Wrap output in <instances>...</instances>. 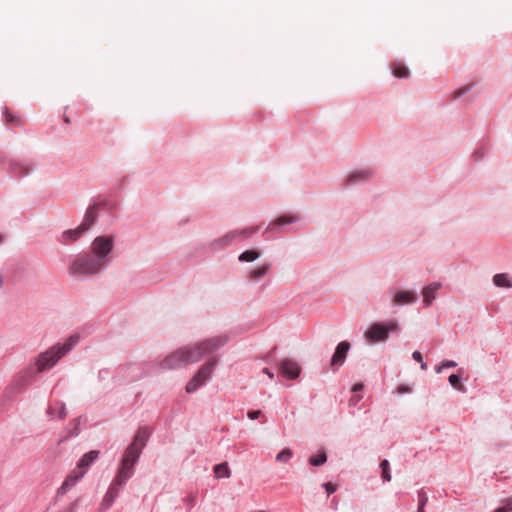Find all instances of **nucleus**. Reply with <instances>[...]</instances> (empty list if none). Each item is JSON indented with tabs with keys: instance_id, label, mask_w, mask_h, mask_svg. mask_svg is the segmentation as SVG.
I'll use <instances>...</instances> for the list:
<instances>
[{
	"instance_id": "nucleus-7",
	"label": "nucleus",
	"mask_w": 512,
	"mask_h": 512,
	"mask_svg": "<svg viewBox=\"0 0 512 512\" xmlns=\"http://www.w3.org/2000/svg\"><path fill=\"white\" fill-rule=\"evenodd\" d=\"M279 371L281 375L289 378V379H296L300 374V366L297 362L291 360V359H283L279 362L278 365Z\"/></svg>"
},
{
	"instance_id": "nucleus-43",
	"label": "nucleus",
	"mask_w": 512,
	"mask_h": 512,
	"mask_svg": "<svg viewBox=\"0 0 512 512\" xmlns=\"http://www.w3.org/2000/svg\"><path fill=\"white\" fill-rule=\"evenodd\" d=\"M184 501L188 504L189 507H192L194 498H193V496H188L184 499Z\"/></svg>"
},
{
	"instance_id": "nucleus-30",
	"label": "nucleus",
	"mask_w": 512,
	"mask_h": 512,
	"mask_svg": "<svg viewBox=\"0 0 512 512\" xmlns=\"http://www.w3.org/2000/svg\"><path fill=\"white\" fill-rule=\"evenodd\" d=\"M448 380L452 387H454L455 389H457L459 391H464V386H463V384H461L459 375L452 374L449 376Z\"/></svg>"
},
{
	"instance_id": "nucleus-12",
	"label": "nucleus",
	"mask_w": 512,
	"mask_h": 512,
	"mask_svg": "<svg viewBox=\"0 0 512 512\" xmlns=\"http://www.w3.org/2000/svg\"><path fill=\"white\" fill-rule=\"evenodd\" d=\"M99 210V204L92 205L86 210L84 219L81 223L82 229H89L95 223V220L97 219L99 214Z\"/></svg>"
},
{
	"instance_id": "nucleus-13",
	"label": "nucleus",
	"mask_w": 512,
	"mask_h": 512,
	"mask_svg": "<svg viewBox=\"0 0 512 512\" xmlns=\"http://www.w3.org/2000/svg\"><path fill=\"white\" fill-rule=\"evenodd\" d=\"M98 456H99V451H97V450H91V451L87 452L80 459V461H79V463L77 465V469L80 470V471L85 470V472H86L88 467L93 462H95V460L98 458Z\"/></svg>"
},
{
	"instance_id": "nucleus-28",
	"label": "nucleus",
	"mask_w": 512,
	"mask_h": 512,
	"mask_svg": "<svg viewBox=\"0 0 512 512\" xmlns=\"http://www.w3.org/2000/svg\"><path fill=\"white\" fill-rule=\"evenodd\" d=\"M380 467H381V470H382V478L384 481H391V473H390V464H389V461L384 459L381 463H380Z\"/></svg>"
},
{
	"instance_id": "nucleus-1",
	"label": "nucleus",
	"mask_w": 512,
	"mask_h": 512,
	"mask_svg": "<svg viewBox=\"0 0 512 512\" xmlns=\"http://www.w3.org/2000/svg\"><path fill=\"white\" fill-rule=\"evenodd\" d=\"M225 343V339L217 337L207 339L195 346L181 347L165 357L161 368L166 370L178 369L191 363L200 361L204 356L210 355Z\"/></svg>"
},
{
	"instance_id": "nucleus-41",
	"label": "nucleus",
	"mask_w": 512,
	"mask_h": 512,
	"mask_svg": "<svg viewBox=\"0 0 512 512\" xmlns=\"http://www.w3.org/2000/svg\"><path fill=\"white\" fill-rule=\"evenodd\" d=\"M385 328L388 329V332L395 331L398 328V323L396 321H391L385 326Z\"/></svg>"
},
{
	"instance_id": "nucleus-14",
	"label": "nucleus",
	"mask_w": 512,
	"mask_h": 512,
	"mask_svg": "<svg viewBox=\"0 0 512 512\" xmlns=\"http://www.w3.org/2000/svg\"><path fill=\"white\" fill-rule=\"evenodd\" d=\"M416 300V296L411 291H400L396 293L393 299L395 305H404L413 303Z\"/></svg>"
},
{
	"instance_id": "nucleus-26",
	"label": "nucleus",
	"mask_w": 512,
	"mask_h": 512,
	"mask_svg": "<svg viewBox=\"0 0 512 512\" xmlns=\"http://www.w3.org/2000/svg\"><path fill=\"white\" fill-rule=\"evenodd\" d=\"M4 115L6 118L7 123L14 124L16 126H22L24 124V121L20 119L19 117L13 115L8 108L4 109Z\"/></svg>"
},
{
	"instance_id": "nucleus-31",
	"label": "nucleus",
	"mask_w": 512,
	"mask_h": 512,
	"mask_svg": "<svg viewBox=\"0 0 512 512\" xmlns=\"http://www.w3.org/2000/svg\"><path fill=\"white\" fill-rule=\"evenodd\" d=\"M13 171L19 177H23V176L27 175L31 171V168L29 166H24V165H21V164H15L14 167H13Z\"/></svg>"
},
{
	"instance_id": "nucleus-47",
	"label": "nucleus",
	"mask_w": 512,
	"mask_h": 512,
	"mask_svg": "<svg viewBox=\"0 0 512 512\" xmlns=\"http://www.w3.org/2000/svg\"><path fill=\"white\" fill-rule=\"evenodd\" d=\"M64 121H65L66 123H69V122H70L69 117H65Z\"/></svg>"
},
{
	"instance_id": "nucleus-19",
	"label": "nucleus",
	"mask_w": 512,
	"mask_h": 512,
	"mask_svg": "<svg viewBox=\"0 0 512 512\" xmlns=\"http://www.w3.org/2000/svg\"><path fill=\"white\" fill-rule=\"evenodd\" d=\"M493 283L498 286V287H506V288H511L512 287V282L511 280L508 278V275L507 274H496L494 277H493Z\"/></svg>"
},
{
	"instance_id": "nucleus-42",
	"label": "nucleus",
	"mask_w": 512,
	"mask_h": 512,
	"mask_svg": "<svg viewBox=\"0 0 512 512\" xmlns=\"http://www.w3.org/2000/svg\"><path fill=\"white\" fill-rule=\"evenodd\" d=\"M362 389H363V384H362V383H356V384L352 387V391H353V392L361 391Z\"/></svg>"
},
{
	"instance_id": "nucleus-8",
	"label": "nucleus",
	"mask_w": 512,
	"mask_h": 512,
	"mask_svg": "<svg viewBox=\"0 0 512 512\" xmlns=\"http://www.w3.org/2000/svg\"><path fill=\"white\" fill-rule=\"evenodd\" d=\"M388 337V329L379 323L373 324L368 331L365 332V338L370 342L384 341Z\"/></svg>"
},
{
	"instance_id": "nucleus-23",
	"label": "nucleus",
	"mask_w": 512,
	"mask_h": 512,
	"mask_svg": "<svg viewBox=\"0 0 512 512\" xmlns=\"http://www.w3.org/2000/svg\"><path fill=\"white\" fill-rule=\"evenodd\" d=\"M257 229H258L257 226H253V227L245 228L242 230H234V231L237 232V238H238L237 240L242 241V240L250 238L251 235L257 231Z\"/></svg>"
},
{
	"instance_id": "nucleus-40",
	"label": "nucleus",
	"mask_w": 512,
	"mask_h": 512,
	"mask_svg": "<svg viewBox=\"0 0 512 512\" xmlns=\"http://www.w3.org/2000/svg\"><path fill=\"white\" fill-rule=\"evenodd\" d=\"M57 405L59 406V418L60 419L65 418L66 417L65 405L63 403H58Z\"/></svg>"
},
{
	"instance_id": "nucleus-3",
	"label": "nucleus",
	"mask_w": 512,
	"mask_h": 512,
	"mask_svg": "<svg viewBox=\"0 0 512 512\" xmlns=\"http://www.w3.org/2000/svg\"><path fill=\"white\" fill-rule=\"evenodd\" d=\"M78 341V335H71L64 343H57L41 352L35 358L36 371L42 373L54 367L61 358L72 350Z\"/></svg>"
},
{
	"instance_id": "nucleus-48",
	"label": "nucleus",
	"mask_w": 512,
	"mask_h": 512,
	"mask_svg": "<svg viewBox=\"0 0 512 512\" xmlns=\"http://www.w3.org/2000/svg\"><path fill=\"white\" fill-rule=\"evenodd\" d=\"M2 241H3V238H2V236L0 235V243H2Z\"/></svg>"
},
{
	"instance_id": "nucleus-37",
	"label": "nucleus",
	"mask_w": 512,
	"mask_h": 512,
	"mask_svg": "<svg viewBox=\"0 0 512 512\" xmlns=\"http://www.w3.org/2000/svg\"><path fill=\"white\" fill-rule=\"evenodd\" d=\"M323 487L325 488L328 495L334 493L337 490V486L330 482L324 483Z\"/></svg>"
},
{
	"instance_id": "nucleus-22",
	"label": "nucleus",
	"mask_w": 512,
	"mask_h": 512,
	"mask_svg": "<svg viewBox=\"0 0 512 512\" xmlns=\"http://www.w3.org/2000/svg\"><path fill=\"white\" fill-rule=\"evenodd\" d=\"M371 172L369 170H361L358 172H354L348 178L349 183H355L360 180H366L370 177Z\"/></svg>"
},
{
	"instance_id": "nucleus-25",
	"label": "nucleus",
	"mask_w": 512,
	"mask_h": 512,
	"mask_svg": "<svg viewBox=\"0 0 512 512\" xmlns=\"http://www.w3.org/2000/svg\"><path fill=\"white\" fill-rule=\"evenodd\" d=\"M117 497L115 495H112V494H109L108 492H106L101 504H100V507L99 509L103 512H105L106 510H108L113 502L115 501Z\"/></svg>"
},
{
	"instance_id": "nucleus-5",
	"label": "nucleus",
	"mask_w": 512,
	"mask_h": 512,
	"mask_svg": "<svg viewBox=\"0 0 512 512\" xmlns=\"http://www.w3.org/2000/svg\"><path fill=\"white\" fill-rule=\"evenodd\" d=\"M217 365V359L211 358L205 362L192 377V379L186 385V391L188 393L195 392L200 386H202L210 377Z\"/></svg>"
},
{
	"instance_id": "nucleus-15",
	"label": "nucleus",
	"mask_w": 512,
	"mask_h": 512,
	"mask_svg": "<svg viewBox=\"0 0 512 512\" xmlns=\"http://www.w3.org/2000/svg\"><path fill=\"white\" fill-rule=\"evenodd\" d=\"M129 478L130 477H126V476L122 477V473L118 471L117 475L115 476L114 480L112 481L111 485L109 486V489L107 492L109 494L115 495L117 497L121 486H123Z\"/></svg>"
},
{
	"instance_id": "nucleus-6",
	"label": "nucleus",
	"mask_w": 512,
	"mask_h": 512,
	"mask_svg": "<svg viewBox=\"0 0 512 512\" xmlns=\"http://www.w3.org/2000/svg\"><path fill=\"white\" fill-rule=\"evenodd\" d=\"M113 249V237L99 236L91 244V255L97 260H101L104 266L108 263V255Z\"/></svg>"
},
{
	"instance_id": "nucleus-17",
	"label": "nucleus",
	"mask_w": 512,
	"mask_h": 512,
	"mask_svg": "<svg viewBox=\"0 0 512 512\" xmlns=\"http://www.w3.org/2000/svg\"><path fill=\"white\" fill-rule=\"evenodd\" d=\"M270 269L269 264H264L259 266L258 268L252 270L249 274V279L252 281H258L260 278L265 276Z\"/></svg>"
},
{
	"instance_id": "nucleus-38",
	"label": "nucleus",
	"mask_w": 512,
	"mask_h": 512,
	"mask_svg": "<svg viewBox=\"0 0 512 512\" xmlns=\"http://www.w3.org/2000/svg\"><path fill=\"white\" fill-rule=\"evenodd\" d=\"M469 89H470V85L457 89V90L453 93L454 98H458V97L462 96V95H463V94H465Z\"/></svg>"
},
{
	"instance_id": "nucleus-4",
	"label": "nucleus",
	"mask_w": 512,
	"mask_h": 512,
	"mask_svg": "<svg viewBox=\"0 0 512 512\" xmlns=\"http://www.w3.org/2000/svg\"><path fill=\"white\" fill-rule=\"evenodd\" d=\"M105 266L101 260L93 257L91 254H81L76 256L68 267L71 276L87 277L99 273Z\"/></svg>"
},
{
	"instance_id": "nucleus-46",
	"label": "nucleus",
	"mask_w": 512,
	"mask_h": 512,
	"mask_svg": "<svg viewBox=\"0 0 512 512\" xmlns=\"http://www.w3.org/2000/svg\"><path fill=\"white\" fill-rule=\"evenodd\" d=\"M54 409H55V408H53V407L49 408V413H50V414H53V413H54Z\"/></svg>"
},
{
	"instance_id": "nucleus-39",
	"label": "nucleus",
	"mask_w": 512,
	"mask_h": 512,
	"mask_svg": "<svg viewBox=\"0 0 512 512\" xmlns=\"http://www.w3.org/2000/svg\"><path fill=\"white\" fill-rule=\"evenodd\" d=\"M261 414L262 413L260 410H253V411H248L247 416L249 417V419L255 420V419L259 418L261 416Z\"/></svg>"
},
{
	"instance_id": "nucleus-35",
	"label": "nucleus",
	"mask_w": 512,
	"mask_h": 512,
	"mask_svg": "<svg viewBox=\"0 0 512 512\" xmlns=\"http://www.w3.org/2000/svg\"><path fill=\"white\" fill-rule=\"evenodd\" d=\"M412 357L415 361L420 363V367L422 370L427 369V364L423 361L422 354L419 351H414Z\"/></svg>"
},
{
	"instance_id": "nucleus-18",
	"label": "nucleus",
	"mask_w": 512,
	"mask_h": 512,
	"mask_svg": "<svg viewBox=\"0 0 512 512\" xmlns=\"http://www.w3.org/2000/svg\"><path fill=\"white\" fill-rule=\"evenodd\" d=\"M237 232L230 231L221 238L217 239L215 241L216 244H218L220 247H225L230 245L233 241L237 240Z\"/></svg>"
},
{
	"instance_id": "nucleus-29",
	"label": "nucleus",
	"mask_w": 512,
	"mask_h": 512,
	"mask_svg": "<svg viewBox=\"0 0 512 512\" xmlns=\"http://www.w3.org/2000/svg\"><path fill=\"white\" fill-rule=\"evenodd\" d=\"M326 460H327L326 453L322 451L316 456H311L309 458V463L313 466H320V465L324 464L326 462Z\"/></svg>"
},
{
	"instance_id": "nucleus-20",
	"label": "nucleus",
	"mask_w": 512,
	"mask_h": 512,
	"mask_svg": "<svg viewBox=\"0 0 512 512\" xmlns=\"http://www.w3.org/2000/svg\"><path fill=\"white\" fill-rule=\"evenodd\" d=\"M392 73L397 78H407L409 76L408 68L401 63H394L392 65Z\"/></svg>"
},
{
	"instance_id": "nucleus-33",
	"label": "nucleus",
	"mask_w": 512,
	"mask_h": 512,
	"mask_svg": "<svg viewBox=\"0 0 512 512\" xmlns=\"http://www.w3.org/2000/svg\"><path fill=\"white\" fill-rule=\"evenodd\" d=\"M418 497H419V505H418V511H417V512H424V506H425V504H426V503H427V501H428V497H427V495H426L424 492H422V491H420V492L418 493Z\"/></svg>"
},
{
	"instance_id": "nucleus-21",
	"label": "nucleus",
	"mask_w": 512,
	"mask_h": 512,
	"mask_svg": "<svg viewBox=\"0 0 512 512\" xmlns=\"http://www.w3.org/2000/svg\"><path fill=\"white\" fill-rule=\"evenodd\" d=\"M260 257V253L256 250H246L239 255V261L252 262Z\"/></svg>"
},
{
	"instance_id": "nucleus-45",
	"label": "nucleus",
	"mask_w": 512,
	"mask_h": 512,
	"mask_svg": "<svg viewBox=\"0 0 512 512\" xmlns=\"http://www.w3.org/2000/svg\"><path fill=\"white\" fill-rule=\"evenodd\" d=\"M398 391L400 393L408 392L409 388L407 386L402 385V386H399Z\"/></svg>"
},
{
	"instance_id": "nucleus-34",
	"label": "nucleus",
	"mask_w": 512,
	"mask_h": 512,
	"mask_svg": "<svg viewBox=\"0 0 512 512\" xmlns=\"http://www.w3.org/2000/svg\"><path fill=\"white\" fill-rule=\"evenodd\" d=\"M512 511V497L505 500L503 506L497 508L494 512H511Z\"/></svg>"
},
{
	"instance_id": "nucleus-2",
	"label": "nucleus",
	"mask_w": 512,
	"mask_h": 512,
	"mask_svg": "<svg viewBox=\"0 0 512 512\" xmlns=\"http://www.w3.org/2000/svg\"><path fill=\"white\" fill-rule=\"evenodd\" d=\"M150 434L151 431L146 426L139 428L136 432L133 441L126 448L121 460L118 471L122 473V477H132L134 473V465L138 461Z\"/></svg>"
},
{
	"instance_id": "nucleus-10",
	"label": "nucleus",
	"mask_w": 512,
	"mask_h": 512,
	"mask_svg": "<svg viewBox=\"0 0 512 512\" xmlns=\"http://www.w3.org/2000/svg\"><path fill=\"white\" fill-rule=\"evenodd\" d=\"M350 349V344L347 341L340 342L335 350V353L331 359L332 366H341L346 358V355Z\"/></svg>"
},
{
	"instance_id": "nucleus-27",
	"label": "nucleus",
	"mask_w": 512,
	"mask_h": 512,
	"mask_svg": "<svg viewBox=\"0 0 512 512\" xmlns=\"http://www.w3.org/2000/svg\"><path fill=\"white\" fill-rule=\"evenodd\" d=\"M292 456H293L292 450L289 448H285L280 453L277 454L276 461L287 463L292 458Z\"/></svg>"
},
{
	"instance_id": "nucleus-32",
	"label": "nucleus",
	"mask_w": 512,
	"mask_h": 512,
	"mask_svg": "<svg viewBox=\"0 0 512 512\" xmlns=\"http://www.w3.org/2000/svg\"><path fill=\"white\" fill-rule=\"evenodd\" d=\"M297 219L294 216H281L272 225H283L295 222Z\"/></svg>"
},
{
	"instance_id": "nucleus-24",
	"label": "nucleus",
	"mask_w": 512,
	"mask_h": 512,
	"mask_svg": "<svg viewBox=\"0 0 512 512\" xmlns=\"http://www.w3.org/2000/svg\"><path fill=\"white\" fill-rule=\"evenodd\" d=\"M88 229H82V224H80L76 229L74 230H68L65 231L63 236L69 237L71 241H74L78 239L84 232H86Z\"/></svg>"
},
{
	"instance_id": "nucleus-36",
	"label": "nucleus",
	"mask_w": 512,
	"mask_h": 512,
	"mask_svg": "<svg viewBox=\"0 0 512 512\" xmlns=\"http://www.w3.org/2000/svg\"><path fill=\"white\" fill-rule=\"evenodd\" d=\"M457 364L455 361H452V360H444L442 361L441 365L437 366L436 367V372L437 373H440L442 371L443 368H451V367H455Z\"/></svg>"
},
{
	"instance_id": "nucleus-11",
	"label": "nucleus",
	"mask_w": 512,
	"mask_h": 512,
	"mask_svg": "<svg viewBox=\"0 0 512 512\" xmlns=\"http://www.w3.org/2000/svg\"><path fill=\"white\" fill-rule=\"evenodd\" d=\"M441 288V283L433 282L430 285L423 288V303L426 307H429L432 301L436 298L437 291Z\"/></svg>"
},
{
	"instance_id": "nucleus-16",
	"label": "nucleus",
	"mask_w": 512,
	"mask_h": 512,
	"mask_svg": "<svg viewBox=\"0 0 512 512\" xmlns=\"http://www.w3.org/2000/svg\"><path fill=\"white\" fill-rule=\"evenodd\" d=\"M213 471L216 478H229L231 476V471L226 462L215 465Z\"/></svg>"
},
{
	"instance_id": "nucleus-44",
	"label": "nucleus",
	"mask_w": 512,
	"mask_h": 512,
	"mask_svg": "<svg viewBox=\"0 0 512 512\" xmlns=\"http://www.w3.org/2000/svg\"><path fill=\"white\" fill-rule=\"evenodd\" d=\"M263 372H264L265 374H267V375L269 376V378H271V379L274 377V373H273V372H271L268 368H264V369H263Z\"/></svg>"
},
{
	"instance_id": "nucleus-9",
	"label": "nucleus",
	"mask_w": 512,
	"mask_h": 512,
	"mask_svg": "<svg viewBox=\"0 0 512 512\" xmlns=\"http://www.w3.org/2000/svg\"><path fill=\"white\" fill-rule=\"evenodd\" d=\"M84 474H85V470L80 471V470L76 469V470L72 471L67 476V478L62 483V485L59 487L58 494L63 495L65 493H67L76 484V482L84 476Z\"/></svg>"
}]
</instances>
